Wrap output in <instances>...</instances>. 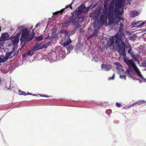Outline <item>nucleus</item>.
Returning a JSON list of instances; mask_svg holds the SVG:
<instances>
[{"instance_id": "obj_1", "label": "nucleus", "mask_w": 146, "mask_h": 146, "mask_svg": "<svg viewBox=\"0 0 146 146\" xmlns=\"http://www.w3.org/2000/svg\"><path fill=\"white\" fill-rule=\"evenodd\" d=\"M123 23L121 21L120 25L118 34L115 35V44L118 48L117 51L122 56H125L126 55L125 49L127 48L128 52L131 53L132 50L131 46L129 43L125 44L122 40V37L124 36V33L123 32Z\"/></svg>"}, {"instance_id": "obj_2", "label": "nucleus", "mask_w": 146, "mask_h": 146, "mask_svg": "<svg viewBox=\"0 0 146 146\" xmlns=\"http://www.w3.org/2000/svg\"><path fill=\"white\" fill-rule=\"evenodd\" d=\"M85 9L86 7L85 5H81L74 12L71 13L72 16L67 20V23H72L76 29L80 27L81 26V24L83 21V18L80 15Z\"/></svg>"}, {"instance_id": "obj_3", "label": "nucleus", "mask_w": 146, "mask_h": 146, "mask_svg": "<svg viewBox=\"0 0 146 146\" xmlns=\"http://www.w3.org/2000/svg\"><path fill=\"white\" fill-rule=\"evenodd\" d=\"M29 31L27 28L23 29L20 40L22 42H24V44L29 42L33 38V34L29 36Z\"/></svg>"}, {"instance_id": "obj_4", "label": "nucleus", "mask_w": 146, "mask_h": 146, "mask_svg": "<svg viewBox=\"0 0 146 146\" xmlns=\"http://www.w3.org/2000/svg\"><path fill=\"white\" fill-rule=\"evenodd\" d=\"M67 31L65 33L66 34L65 35V37L64 38V39L65 40L64 42L63 43V40H61L60 43L64 47H66V46L69 45L70 43H71L72 41L71 39L70 38V35H68L66 34Z\"/></svg>"}, {"instance_id": "obj_5", "label": "nucleus", "mask_w": 146, "mask_h": 146, "mask_svg": "<svg viewBox=\"0 0 146 146\" xmlns=\"http://www.w3.org/2000/svg\"><path fill=\"white\" fill-rule=\"evenodd\" d=\"M118 5L115 4L114 10V12L116 17H117L118 15H121L123 12V9L122 8L123 7H120Z\"/></svg>"}, {"instance_id": "obj_6", "label": "nucleus", "mask_w": 146, "mask_h": 146, "mask_svg": "<svg viewBox=\"0 0 146 146\" xmlns=\"http://www.w3.org/2000/svg\"><path fill=\"white\" fill-rule=\"evenodd\" d=\"M1 41H4L9 39V36L7 33H4L2 34L0 38Z\"/></svg>"}, {"instance_id": "obj_7", "label": "nucleus", "mask_w": 146, "mask_h": 146, "mask_svg": "<svg viewBox=\"0 0 146 146\" xmlns=\"http://www.w3.org/2000/svg\"><path fill=\"white\" fill-rule=\"evenodd\" d=\"M15 50H13L9 52H7L5 55V58H6V59L7 60L10 57V58H11L13 55H15V54H13V56H12V54L13 53H14L15 51Z\"/></svg>"}, {"instance_id": "obj_8", "label": "nucleus", "mask_w": 146, "mask_h": 146, "mask_svg": "<svg viewBox=\"0 0 146 146\" xmlns=\"http://www.w3.org/2000/svg\"><path fill=\"white\" fill-rule=\"evenodd\" d=\"M100 19L101 22L103 25L104 23L107 22V19L106 18L104 15H102L100 17Z\"/></svg>"}, {"instance_id": "obj_9", "label": "nucleus", "mask_w": 146, "mask_h": 146, "mask_svg": "<svg viewBox=\"0 0 146 146\" xmlns=\"http://www.w3.org/2000/svg\"><path fill=\"white\" fill-rule=\"evenodd\" d=\"M41 44L39 43H36L35 46L33 47V48L34 50L35 51L39 50L40 49L42 48H40Z\"/></svg>"}, {"instance_id": "obj_10", "label": "nucleus", "mask_w": 146, "mask_h": 146, "mask_svg": "<svg viewBox=\"0 0 146 146\" xmlns=\"http://www.w3.org/2000/svg\"><path fill=\"white\" fill-rule=\"evenodd\" d=\"M130 14L131 17H136L139 15V13L136 11H132L130 12Z\"/></svg>"}, {"instance_id": "obj_11", "label": "nucleus", "mask_w": 146, "mask_h": 146, "mask_svg": "<svg viewBox=\"0 0 146 146\" xmlns=\"http://www.w3.org/2000/svg\"><path fill=\"white\" fill-rule=\"evenodd\" d=\"M101 68L102 69H104L106 71H108L111 68L107 64H102L101 65Z\"/></svg>"}, {"instance_id": "obj_12", "label": "nucleus", "mask_w": 146, "mask_h": 146, "mask_svg": "<svg viewBox=\"0 0 146 146\" xmlns=\"http://www.w3.org/2000/svg\"><path fill=\"white\" fill-rule=\"evenodd\" d=\"M114 42V39L113 38H110L107 42L108 45L109 46H111L113 44Z\"/></svg>"}, {"instance_id": "obj_13", "label": "nucleus", "mask_w": 146, "mask_h": 146, "mask_svg": "<svg viewBox=\"0 0 146 146\" xmlns=\"http://www.w3.org/2000/svg\"><path fill=\"white\" fill-rule=\"evenodd\" d=\"M116 4H117L119 7H123L124 0H117Z\"/></svg>"}, {"instance_id": "obj_14", "label": "nucleus", "mask_w": 146, "mask_h": 146, "mask_svg": "<svg viewBox=\"0 0 146 146\" xmlns=\"http://www.w3.org/2000/svg\"><path fill=\"white\" fill-rule=\"evenodd\" d=\"M19 41V37L18 36H17L14 37V39L12 40V44L14 45L17 43Z\"/></svg>"}, {"instance_id": "obj_15", "label": "nucleus", "mask_w": 146, "mask_h": 146, "mask_svg": "<svg viewBox=\"0 0 146 146\" xmlns=\"http://www.w3.org/2000/svg\"><path fill=\"white\" fill-rule=\"evenodd\" d=\"M35 50H34L33 48L29 50L27 52V54L28 56H32L34 53Z\"/></svg>"}, {"instance_id": "obj_16", "label": "nucleus", "mask_w": 146, "mask_h": 146, "mask_svg": "<svg viewBox=\"0 0 146 146\" xmlns=\"http://www.w3.org/2000/svg\"><path fill=\"white\" fill-rule=\"evenodd\" d=\"M115 18L110 17L108 19V23L109 25H111L113 24L115 21Z\"/></svg>"}, {"instance_id": "obj_17", "label": "nucleus", "mask_w": 146, "mask_h": 146, "mask_svg": "<svg viewBox=\"0 0 146 146\" xmlns=\"http://www.w3.org/2000/svg\"><path fill=\"white\" fill-rule=\"evenodd\" d=\"M141 21H140L139 22H135V23L133 22L132 23V25L133 26V27H140V24H139V23Z\"/></svg>"}, {"instance_id": "obj_18", "label": "nucleus", "mask_w": 146, "mask_h": 146, "mask_svg": "<svg viewBox=\"0 0 146 146\" xmlns=\"http://www.w3.org/2000/svg\"><path fill=\"white\" fill-rule=\"evenodd\" d=\"M7 60L5 58V56L1 57L0 56V63H3L6 62Z\"/></svg>"}, {"instance_id": "obj_19", "label": "nucleus", "mask_w": 146, "mask_h": 146, "mask_svg": "<svg viewBox=\"0 0 146 146\" xmlns=\"http://www.w3.org/2000/svg\"><path fill=\"white\" fill-rule=\"evenodd\" d=\"M65 11H64V9H62L60 11H58L54 13V15H57L58 13H60L61 14H62L63 12L64 13Z\"/></svg>"}, {"instance_id": "obj_20", "label": "nucleus", "mask_w": 146, "mask_h": 146, "mask_svg": "<svg viewBox=\"0 0 146 146\" xmlns=\"http://www.w3.org/2000/svg\"><path fill=\"white\" fill-rule=\"evenodd\" d=\"M98 31L95 29L94 30V32L92 35H91V36H94L95 37L96 36L98 35Z\"/></svg>"}, {"instance_id": "obj_21", "label": "nucleus", "mask_w": 146, "mask_h": 146, "mask_svg": "<svg viewBox=\"0 0 146 146\" xmlns=\"http://www.w3.org/2000/svg\"><path fill=\"white\" fill-rule=\"evenodd\" d=\"M127 63V64H130L132 66V67H133L135 64L134 62H133L131 60H128Z\"/></svg>"}, {"instance_id": "obj_22", "label": "nucleus", "mask_w": 146, "mask_h": 146, "mask_svg": "<svg viewBox=\"0 0 146 146\" xmlns=\"http://www.w3.org/2000/svg\"><path fill=\"white\" fill-rule=\"evenodd\" d=\"M141 100H139L137 102L134 103L133 104H131L129 106H133L136 104H138V105H141Z\"/></svg>"}, {"instance_id": "obj_23", "label": "nucleus", "mask_w": 146, "mask_h": 146, "mask_svg": "<svg viewBox=\"0 0 146 146\" xmlns=\"http://www.w3.org/2000/svg\"><path fill=\"white\" fill-rule=\"evenodd\" d=\"M114 6L113 5H112L111 4L110 6V7L108 10V12H113V9Z\"/></svg>"}, {"instance_id": "obj_24", "label": "nucleus", "mask_w": 146, "mask_h": 146, "mask_svg": "<svg viewBox=\"0 0 146 146\" xmlns=\"http://www.w3.org/2000/svg\"><path fill=\"white\" fill-rule=\"evenodd\" d=\"M18 92L19 94L20 95L26 96L27 95V94H26L25 92L21 91L20 90H19Z\"/></svg>"}, {"instance_id": "obj_25", "label": "nucleus", "mask_w": 146, "mask_h": 146, "mask_svg": "<svg viewBox=\"0 0 146 146\" xmlns=\"http://www.w3.org/2000/svg\"><path fill=\"white\" fill-rule=\"evenodd\" d=\"M134 71L137 73L139 71V70L138 69L137 66L135 64L133 67Z\"/></svg>"}, {"instance_id": "obj_26", "label": "nucleus", "mask_w": 146, "mask_h": 146, "mask_svg": "<svg viewBox=\"0 0 146 146\" xmlns=\"http://www.w3.org/2000/svg\"><path fill=\"white\" fill-rule=\"evenodd\" d=\"M136 73L139 76L141 77L143 80H145L144 78H143V76L141 74V72H140V71H139Z\"/></svg>"}, {"instance_id": "obj_27", "label": "nucleus", "mask_w": 146, "mask_h": 146, "mask_svg": "<svg viewBox=\"0 0 146 146\" xmlns=\"http://www.w3.org/2000/svg\"><path fill=\"white\" fill-rule=\"evenodd\" d=\"M73 1H72L71 3L69 5H67L66 6L65 8H64V10H65L66 9L68 8V7H69L70 8L72 9V5L73 4Z\"/></svg>"}, {"instance_id": "obj_28", "label": "nucleus", "mask_w": 146, "mask_h": 146, "mask_svg": "<svg viewBox=\"0 0 146 146\" xmlns=\"http://www.w3.org/2000/svg\"><path fill=\"white\" fill-rule=\"evenodd\" d=\"M109 15L111 18H115L113 12H109Z\"/></svg>"}, {"instance_id": "obj_29", "label": "nucleus", "mask_w": 146, "mask_h": 146, "mask_svg": "<svg viewBox=\"0 0 146 146\" xmlns=\"http://www.w3.org/2000/svg\"><path fill=\"white\" fill-rule=\"evenodd\" d=\"M74 47L72 45H70L66 47V48L68 50H72L73 48Z\"/></svg>"}, {"instance_id": "obj_30", "label": "nucleus", "mask_w": 146, "mask_h": 146, "mask_svg": "<svg viewBox=\"0 0 146 146\" xmlns=\"http://www.w3.org/2000/svg\"><path fill=\"white\" fill-rule=\"evenodd\" d=\"M118 19V20H119L120 21L121 20L122 21V23H123L124 22V19H123L121 18L120 17V16H117V17H116Z\"/></svg>"}, {"instance_id": "obj_31", "label": "nucleus", "mask_w": 146, "mask_h": 146, "mask_svg": "<svg viewBox=\"0 0 146 146\" xmlns=\"http://www.w3.org/2000/svg\"><path fill=\"white\" fill-rule=\"evenodd\" d=\"M43 39V37L42 35H40L37 37V39L38 41H40Z\"/></svg>"}, {"instance_id": "obj_32", "label": "nucleus", "mask_w": 146, "mask_h": 146, "mask_svg": "<svg viewBox=\"0 0 146 146\" xmlns=\"http://www.w3.org/2000/svg\"><path fill=\"white\" fill-rule=\"evenodd\" d=\"M116 106L118 108H120L122 106V105L120 103H119L117 102H116Z\"/></svg>"}, {"instance_id": "obj_33", "label": "nucleus", "mask_w": 146, "mask_h": 146, "mask_svg": "<svg viewBox=\"0 0 146 146\" xmlns=\"http://www.w3.org/2000/svg\"><path fill=\"white\" fill-rule=\"evenodd\" d=\"M115 74H114L111 77L109 78L108 80H113L115 78Z\"/></svg>"}, {"instance_id": "obj_34", "label": "nucleus", "mask_w": 146, "mask_h": 146, "mask_svg": "<svg viewBox=\"0 0 146 146\" xmlns=\"http://www.w3.org/2000/svg\"><path fill=\"white\" fill-rule=\"evenodd\" d=\"M120 78L122 79H124L125 80H126V76L125 75H120Z\"/></svg>"}, {"instance_id": "obj_35", "label": "nucleus", "mask_w": 146, "mask_h": 146, "mask_svg": "<svg viewBox=\"0 0 146 146\" xmlns=\"http://www.w3.org/2000/svg\"><path fill=\"white\" fill-rule=\"evenodd\" d=\"M141 104H146V101H145L144 100H141Z\"/></svg>"}, {"instance_id": "obj_36", "label": "nucleus", "mask_w": 146, "mask_h": 146, "mask_svg": "<svg viewBox=\"0 0 146 146\" xmlns=\"http://www.w3.org/2000/svg\"><path fill=\"white\" fill-rule=\"evenodd\" d=\"M127 72L128 74H129V75H130V76L131 77H133H133L132 76V75L130 74L129 72L128 71V70H127V71L126 72Z\"/></svg>"}, {"instance_id": "obj_37", "label": "nucleus", "mask_w": 146, "mask_h": 146, "mask_svg": "<svg viewBox=\"0 0 146 146\" xmlns=\"http://www.w3.org/2000/svg\"><path fill=\"white\" fill-rule=\"evenodd\" d=\"M145 23V22H142L141 23L140 25V26H142L143 25H144Z\"/></svg>"}, {"instance_id": "obj_38", "label": "nucleus", "mask_w": 146, "mask_h": 146, "mask_svg": "<svg viewBox=\"0 0 146 146\" xmlns=\"http://www.w3.org/2000/svg\"><path fill=\"white\" fill-rule=\"evenodd\" d=\"M27 53H24L23 55H22V56L23 57H25V56H26V55H27Z\"/></svg>"}, {"instance_id": "obj_39", "label": "nucleus", "mask_w": 146, "mask_h": 146, "mask_svg": "<svg viewBox=\"0 0 146 146\" xmlns=\"http://www.w3.org/2000/svg\"><path fill=\"white\" fill-rule=\"evenodd\" d=\"M120 22V21L118 20H117L116 21V24H117L118 23Z\"/></svg>"}, {"instance_id": "obj_40", "label": "nucleus", "mask_w": 146, "mask_h": 146, "mask_svg": "<svg viewBox=\"0 0 146 146\" xmlns=\"http://www.w3.org/2000/svg\"><path fill=\"white\" fill-rule=\"evenodd\" d=\"M49 44V43H48V44H44V46H43V47H47V46H46L45 45H46V46H47V45H48Z\"/></svg>"}, {"instance_id": "obj_41", "label": "nucleus", "mask_w": 146, "mask_h": 146, "mask_svg": "<svg viewBox=\"0 0 146 146\" xmlns=\"http://www.w3.org/2000/svg\"><path fill=\"white\" fill-rule=\"evenodd\" d=\"M39 23L37 24L35 26V28H36L38 26Z\"/></svg>"}, {"instance_id": "obj_42", "label": "nucleus", "mask_w": 146, "mask_h": 146, "mask_svg": "<svg viewBox=\"0 0 146 146\" xmlns=\"http://www.w3.org/2000/svg\"><path fill=\"white\" fill-rule=\"evenodd\" d=\"M27 94V95H32V94L28 92V93Z\"/></svg>"}, {"instance_id": "obj_43", "label": "nucleus", "mask_w": 146, "mask_h": 146, "mask_svg": "<svg viewBox=\"0 0 146 146\" xmlns=\"http://www.w3.org/2000/svg\"><path fill=\"white\" fill-rule=\"evenodd\" d=\"M2 46V43H1H1H0V48H1V47Z\"/></svg>"}, {"instance_id": "obj_44", "label": "nucleus", "mask_w": 146, "mask_h": 146, "mask_svg": "<svg viewBox=\"0 0 146 146\" xmlns=\"http://www.w3.org/2000/svg\"><path fill=\"white\" fill-rule=\"evenodd\" d=\"M32 95L33 96H37V95H36V94H32Z\"/></svg>"}, {"instance_id": "obj_45", "label": "nucleus", "mask_w": 146, "mask_h": 146, "mask_svg": "<svg viewBox=\"0 0 146 146\" xmlns=\"http://www.w3.org/2000/svg\"><path fill=\"white\" fill-rule=\"evenodd\" d=\"M54 33H55V31H56L55 30V29H54L53 30H52V32H54Z\"/></svg>"}, {"instance_id": "obj_46", "label": "nucleus", "mask_w": 146, "mask_h": 146, "mask_svg": "<svg viewBox=\"0 0 146 146\" xmlns=\"http://www.w3.org/2000/svg\"><path fill=\"white\" fill-rule=\"evenodd\" d=\"M86 9V11H85V12H87V11H88V9Z\"/></svg>"}, {"instance_id": "obj_47", "label": "nucleus", "mask_w": 146, "mask_h": 146, "mask_svg": "<svg viewBox=\"0 0 146 146\" xmlns=\"http://www.w3.org/2000/svg\"><path fill=\"white\" fill-rule=\"evenodd\" d=\"M43 96V97H48L47 96V95H46V96Z\"/></svg>"}, {"instance_id": "obj_48", "label": "nucleus", "mask_w": 146, "mask_h": 146, "mask_svg": "<svg viewBox=\"0 0 146 146\" xmlns=\"http://www.w3.org/2000/svg\"><path fill=\"white\" fill-rule=\"evenodd\" d=\"M92 36H91V35H90V38H91Z\"/></svg>"}]
</instances>
